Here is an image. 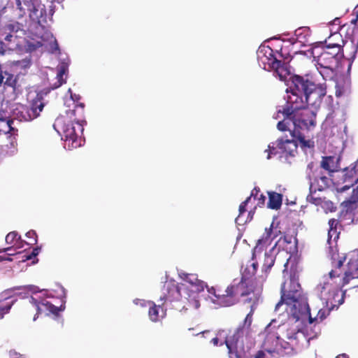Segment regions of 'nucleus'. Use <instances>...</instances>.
Returning <instances> with one entry per match:
<instances>
[{
    "instance_id": "nucleus-1",
    "label": "nucleus",
    "mask_w": 358,
    "mask_h": 358,
    "mask_svg": "<svg viewBox=\"0 0 358 358\" xmlns=\"http://www.w3.org/2000/svg\"><path fill=\"white\" fill-rule=\"evenodd\" d=\"M313 91H286L287 94L285 99L289 105L283 108V120L278 122L277 128L280 131H289L292 139L279 138L276 142L271 143L268 149L267 159H270L272 155H279L282 162L292 164L297 153L298 143L301 148H313L314 142L305 140L304 131H308L311 127L315 125V113L305 108L303 95L308 96Z\"/></svg>"
},
{
    "instance_id": "nucleus-2",
    "label": "nucleus",
    "mask_w": 358,
    "mask_h": 358,
    "mask_svg": "<svg viewBox=\"0 0 358 358\" xmlns=\"http://www.w3.org/2000/svg\"><path fill=\"white\" fill-rule=\"evenodd\" d=\"M283 306L288 316L289 323L301 322L302 324H312L314 321L320 322L327 317L332 309L331 306L320 309L315 317H312L306 296L303 294L299 282V275L295 273L290 275L289 282H285L281 287V299L276 304L275 311L278 312Z\"/></svg>"
},
{
    "instance_id": "nucleus-3",
    "label": "nucleus",
    "mask_w": 358,
    "mask_h": 358,
    "mask_svg": "<svg viewBox=\"0 0 358 358\" xmlns=\"http://www.w3.org/2000/svg\"><path fill=\"white\" fill-rule=\"evenodd\" d=\"M81 99L80 94L73 91H66L63 101L64 105L69 109L66 112V115L58 117L53 124L54 129L64 140V148L68 150L80 147L83 142L81 134L87 122L76 117V111L80 117L84 114L85 104Z\"/></svg>"
},
{
    "instance_id": "nucleus-4",
    "label": "nucleus",
    "mask_w": 358,
    "mask_h": 358,
    "mask_svg": "<svg viewBox=\"0 0 358 358\" xmlns=\"http://www.w3.org/2000/svg\"><path fill=\"white\" fill-rule=\"evenodd\" d=\"M179 275L183 282L179 284L173 280H166L162 288L159 301L164 305L167 301H179L183 298L193 308H199V294L207 287L206 283L199 280L196 274L180 273Z\"/></svg>"
},
{
    "instance_id": "nucleus-5",
    "label": "nucleus",
    "mask_w": 358,
    "mask_h": 358,
    "mask_svg": "<svg viewBox=\"0 0 358 358\" xmlns=\"http://www.w3.org/2000/svg\"><path fill=\"white\" fill-rule=\"evenodd\" d=\"M343 261L337 262L336 267L332 269L328 275H324L315 288V292L322 304L325 307L331 306L330 309L338 308L344 302L345 292H341L343 287L341 282V266Z\"/></svg>"
},
{
    "instance_id": "nucleus-6",
    "label": "nucleus",
    "mask_w": 358,
    "mask_h": 358,
    "mask_svg": "<svg viewBox=\"0 0 358 358\" xmlns=\"http://www.w3.org/2000/svg\"><path fill=\"white\" fill-rule=\"evenodd\" d=\"M316 50L313 48L312 54L316 62L317 71L323 72L324 78H327V83L332 85L336 90H341L334 79L336 69L338 66L340 59L343 57L341 55V47L339 45L322 47V52L317 55L315 53Z\"/></svg>"
},
{
    "instance_id": "nucleus-7",
    "label": "nucleus",
    "mask_w": 358,
    "mask_h": 358,
    "mask_svg": "<svg viewBox=\"0 0 358 358\" xmlns=\"http://www.w3.org/2000/svg\"><path fill=\"white\" fill-rule=\"evenodd\" d=\"M50 91H29V105L15 104L12 108V115L19 121L29 122L39 116L45 102L44 97Z\"/></svg>"
},
{
    "instance_id": "nucleus-8",
    "label": "nucleus",
    "mask_w": 358,
    "mask_h": 358,
    "mask_svg": "<svg viewBox=\"0 0 358 358\" xmlns=\"http://www.w3.org/2000/svg\"><path fill=\"white\" fill-rule=\"evenodd\" d=\"M289 90H327L332 85L327 83L322 71H310L304 75L292 74L287 84Z\"/></svg>"
},
{
    "instance_id": "nucleus-9",
    "label": "nucleus",
    "mask_w": 358,
    "mask_h": 358,
    "mask_svg": "<svg viewBox=\"0 0 358 358\" xmlns=\"http://www.w3.org/2000/svg\"><path fill=\"white\" fill-rule=\"evenodd\" d=\"M15 289H22L24 291L19 294V295H21L22 298L27 297V294L28 292H31L34 294L38 292H43V296H31L29 300V303L34 306L36 308L37 310L36 315L34 317V321L36 320L37 315L41 314L43 312H48L49 313H52L55 315H58L59 311H63L65 309L64 304H62L59 307H57L52 304L49 301H46L45 298L52 297L51 295H49L48 294V290L46 289L39 291L37 287L34 285H28L24 287H14L13 289H8L6 291L5 293L6 294H9L11 292Z\"/></svg>"
},
{
    "instance_id": "nucleus-10",
    "label": "nucleus",
    "mask_w": 358,
    "mask_h": 358,
    "mask_svg": "<svg viewBox=\"0 0 358 358\" xmlns=\"http://www.w3.org/2000/svg\"><path fill=\"white\" fill-rule=\"evenodd\" d=\"M245 283L243 280H234L233 283L227 287L224 293L217 292L214 287L208 289V299L211 303L218 307H227L236 303L238 296H243L245 294L242 291Z\"/></svg>"
},
{
    "instance_id": "nucleus-11",
    "label": "nucleus",
    "mask_w": 358,
    "mask_h": 358,
    "mask_svg": "<svg viewBox=\"0 0 358 358\" xmlns=\"http://www.w3.org/2000/svg\"><path fill=\"white\" fill-rule=\"evenodd\" d=\"M284 317H288L287 314L284 315L280 313L278 319L272 320L271 322L266 327L264 332V341L263 343V348L264 350L272 355H275L277 346L280 341L279 333L276 331V327L278 328V330L280 331L285 329Z\"/></svg>"
},
{
    "instance_id": "nucleus-12",
    "label": "nucleus",
    "mask_w": 358,
    "mask_h": 358,
    "mask_svg": "<svg viewBox=\"0 0 358 358\" xmlns=\"http://www.w3.org/2000/svg\"><path fill=\"white\" fill-rule=\"evenodd\" d=\"M17 8L20 10L19 15L22 17L26 12H29V17L32 21L43 27L47 22V14L43 8H36L34 0H15Z\"/></svg>"
},
{
    "instance_id": "nucleus-13",
    "label": "nucleus",
    "mask_w": 358,
    "mask_h": 358,
    "mask_svg": "<svg viewBox=\"0 0 358 358\" xmlns=\"http://www.w3.org/2000/svg\"><path fill=\"white\" fill-rule=\"evenodd\" d=\"M348 262L344 271V276L341 278L343 285L350 282L351 280L358 279V250H355L348 255ZM358 287V283L354 285Z\"/></svg>"
},
{
    "instance_id": "nucleus-14",
    "label": "nucleus",
    "mask_w": 358,
    "mask_h": 358,
    "mask_svg": "<svg viewBox=\"0 0 358 358\" xmlns=\"http://www.w3.org/2000/svg\"><path fill=\"white\" fill-rule=\"evenodd\" d=\"M358 159L349 167L345 168L342 171L341 178L342 187L338 189L341 192H344L358 182Z\"/></svg>"
},
{
    "instance_id": "nucleus-15",
    "label": "nucleus",
    "mask_w": 358,
    "mask_h": 358,
    "mask_svg": "<svg viewBox=\"0 0 358 358\" xmlns=\"http://www.w3.org/2000/svg\"><path fill=\"white\" fill-rule=\"evenodd\" d=\"M273 50L269 49V57H268V64L270 68L274 71V73L282 81L287 82V77L291 76L289 70L287 69L285 63H282L280 60L277 59L273 55Z\"/></svg>"
},
{
    "instance_id": "nucleus-16",
    "label": "nucleus",
    "mask_w": 358,
    "mask_h": 358,
    "mask_svg": "<svg viewBox=\"0 0 358 358\" xmlns=\"http://www.w3.org/2000/svg\"><path fill=\"white\" fill-rule=\"evenodd\" d=\"M243 334V330L242 329H238L231 337L227 338L224 341V343L228 349L229 358H241V355L236 350V348L239 338Z\"/></svg>"
},
{
    "instance_id": "nucleus-17",
    "label": "nucleus",
    "mask_w": 358,
    "mask_h": 358,
    "mask_svg": "<svg viewBox=\"0 0 358 358\" xmlns=\"http://www.w3.org/2000/svg\"><path fill=\"white\" fill-rule=\"evenodd\" d=\"M277 230L275 231L272 229V225L269 229L266 228L265 232L262 238L258 240V242L252 252V260L255 258L257 252H260L264 245H270L271 242L277 236Z\"/></svg>"
},
{
    "instance_id": "nucleus-18",
    "label": "nucleus",
    "mask_w": 358,
    "mask_h": 358,
    "mask_svg": "<svg viewBox=\"0 0 358 358\" xmlns=\"http://www.w3.org/2000/svg\"><path fill=\"white\" fill-rule=\"evenodd\" d=\"M332 36L334 37V38H340L341 41L342 43V45L338 43L331 42L330 39H329L328 41H325V45H324L322 47H329V46L330 47V46H333V45H339L341 47V55L343 57H345V49L347 50V49H348L350 48L353 50V51L350 54V56L352 58L355 57V53L357 52V46H356L353 43V42L351 41L350 43H348L347 42L344 43L343 40L341 38V35L339 34H334V35H332Z\"/></svg>"
},
{
    "instance_id": "nucleus-19",
    "label": "nucleus",
    "mask_w": 358,
    "mask_h": 358,
    "mask_svg": "<svg viewBox=\"0 0 358 358\" xmlns=\"http://www.w3.org/2000/svg\"><path fill=\"white\" fill-rule=\"evenodd\" d=\"M148 305L149 306L148 315L151 321L156 322L160 318L165 317L166 308L163 307L162 303L157 306L154 302L149 301Z\"/></svg>"
},
{
    "instance_id": "nucleus-20",
    "label": "nucleus",
    "mask_w": 358,
    "mask_h": 358,
    "mask_svg": "<svg viewBox=\"0 0 358 358\" xmlns=\"http://www.w3.org/2000/svg\"><path fill=\"white\" fill-rule=\"evenodd\" d=\"M317 169L318 166L317 164H315L313 162H310L307 165L306 169V178L309 181V189L311 193H315L317 191V188L315 187V183L313 182V181L315 178L317 176V175H316Z\"/></svg>"
},
{
    "instance_id": "nucleus-21",
    "label": "nucleus",
    "mask_w": 358,
    "mask_h": 358,
    "mask_svg": "<svg viewBox=\"0 0 358 358\" xmlns=\"http://www.w3.org/2000/svg\"><path fill=\"white\" fill-rule=\"evenodd\" d=\"M339 158L334 156L323 157L320 166L329 172H335L339 168Z\"/></svg>"
},
{
    "instance_id": "nucleus-22",
    "label": "nucleus",
    "mask_w": 358,
    "mask_h": 358,
    "mask_svg": "<svg viewBox=\"0 0 358 358\" xmlns=\"http://www.w3.org/2000/svg\"><path fill=\"white\" fill-rule=\"evenodd\" d=\"M289 62H292L293 65L296 66V67L302 68L303 66H306L310 63V59L306 53L303 52H296L294 55L290 57Z\"/></svg>"
},
{
    "instance_id": "nucleus-23",
    "label": "nucleus",
    "mask_w": 358,
    "mask_h": 358,
    "mask_svg": "<svg viewBox=\"0 0 358 358\" xmlns=\"http://www.w3.org/2000/svg\"><path fill=\"white\" fill-rule=\"evenodd\" d=\"M13 121L12 120L0 121V134L7 135L9 134V138L16 136L17 134V129L13 127Z\"/></svg>"
},
{
    "instance_id": "nucleus-24",
    "label": "nucleus",
    "mask_w": 358,
    "mask_h": 358,
    "mask_svg": "<svg viewBox=\"0 0 358 358\" xmlns=\"http://www.w3.org/2000/svg\"><path fill=\"white\" fill-rule=\"evenodd\" d=\"M282 205V194L271 192H268V207L271 209H278Z\"/></svg>"
},
{
    "instance_id": "nucleus-25",
    "label": "nucleus",
    "mask_w": 358,
    "mask_h": 358,
    "mask_svg": "<svg viewBox=\"0 0 358 358\" xmlns=\"http://www.w3.org/2000/svg\"><path fill=\"white\" fill-rule=\"evenodd\" d=\"M292 344H291L289 342L280 340L277 346L275 354L280 356H284L292 354Z\"/></svg>"
},
{
    "instance_id": "nucleus-26",
    "label": "nucleus",
    "mask_w": 358,
    "mask_h": 358,
    "mask_svg": "<svg viewBox=\"0 0 358 358\" xmlns=\"http://www.w3.org/2000/svg\"><path fill=\"white\" fill-rule=\"evenodd\" d=\"M3 96L0 95V99H2ZM12 113V109L8 106V102H4L2 100L0 102V121H6L10 120V115Z\"/></svg>"
},
{
    "instance_id": "nucleus-27",
    "label": "nucleus",
    "mask_w": 358,
    "mask_h": 358,
    "mask_svg": "<svg viewBox=\"0 0 358 358\" xmlns=\"http://www.w3.org/2000/svg\"><path fill=\"white\" fill-rule=\"evenodd\" d=\"M250 202V198H247L245 201L242 202L239 206V214L238 217L236 218V223L238 225H244L245 223L248 222V219L245 217L244 213H245V206L248 203Z\"/></svg>"
},
{
    "instance_id": "nucleus-28",
    "label": "nucleus",
    "mask_w": 358,
    "mask_h": 358,
    "mask_svg": "<svg viewBox=\"0 0 358 358\" xmlns=\"http://www.w3.org/2000/svg\"><path fill=\"white\" fill-rule=\"evenodd\" d=\"M277 245V242L273 246V248L269 250L268 252L265 253V258L263 264V268L267 269H271V267L274 265L275 262V247Z\"/></svg>"
},
{
    "instance_id": "nucleus-29",
    "label": "nucleus",
    "mask_w": 358,
    "mask_h": 358,
    "mask_svg": "<svg viewBox=\"0 0 358 358\" xmlns=\"http://www.w3.org/2000/svg\"><path fill=\"white\" fill-rule=\"evenodd\" d=\"M5 75L7 76L6 81L3 83V87H11L13 90H17L20 87L18 83V76H14L13 74L5 72Z\"/></svg>"
},
{
    "instance_id": "nucleus-30",
    "label": "nucleus",
    "mask_w": 358,
    "mask_h": 358,
    "mask_svg": "<svg viewBox=\"0 0 358 358\" xmlns=\"http://www.w3.org/2000/svg\"><path fill=\"white\" fill-rule=\"evenodd\" d=\"M330 179L327 176H317L313 182L315 183V187L317 188L318 191H322L324 189L327 188L330 185Z\"/></svg>"
},
{
    "instance_id": "nucleus-31",
    "label": "nucleus",
    "mask_w": 358,
    "mask_h": 358,
    "mask_svg": "<svg viewBox=\"0 0 358 358\" xmlns=\"http://www.w3.org/2000/svg\"><path fill=\"white\" fill-rule=\"evenodd\" d=\"M15 240H16L17 241L16 245L17 248H22V245L24 243H26L25 242L21 240L20 236H19L17 233L15 231L10 232L6 236V242L8 244H11Z\"/></svg>"
},
{
    "instance_id": "nucleus-32",
    "label": "nucleus",
    "mask_w": 358,
    "mask_h": 358,
    "mask_svg": "<svg viewBox=\"0 0 358 358\" xmlns=\"http://www.w3.org/2000/svg\"><path fill=\"white\" fill-rule=\"evenodd\" d=\"M301 336L304 337L303 332L300 329L296 330L295 329H287L285 335V337L291 341L299 340Z\"/></svg>"
},
{
    "instance_id": "nucleus-33",
    "label": "nucleus",
    "mask_w": 358,
    "mask_h": 358,
    "mask_svg": "<svg viewBox=\"0 0 358 358\" xmlns=\"http://www.w3.org/2000/svg\"><path fill=\"white\" fill-rule=\"evenodd\" d=\"M67 71H68V67L66 64H62V65L59 66V70H58V73H57L59 84L55 85V87L54 88H52V90H54L55 88H57V87H60L62 85V83L65 82V80H63V76L66 73Z\"/></svg>"
},
{
    "instance_id": "nucleus-34",
    "label": "nucleus",
    "mask_w": 358,
    "mask_h": 358,
    "mask_svg": "<svg viewBox=\"0 0 358 358\" xmlns=\"http://www.w3.org/2000/svg\"><path fill=\"white\" fill-rule=\"evenodd\" d=\"M18 29L19 24L14 22L6 24L1 30L4 31V34H6V31L10 33L17 32Z\"/></svg>"
},
{
    "instance_id": "nucleus-35",
    "label": "nucleus",
    "mask_w": 358,
    "mask_h": 358,
    "mask_svg": "<svg viewBox=\"0 0 358 358\" xmlns=\"http://www.w3.org/2000/svg\"><path fill=\"white\" fill-rule=\"evenodd\" d=\"M329 224L330 229L329 231L328 235H329V238H331L332 236L331 233L336 232V225L338 224V221L335 219H331L329 221Z\"/></svg>"
},
{
    "instance_id": "nucleus-36",
    "label": "nucleus",
    "mask_w": 358,
    "mask_h": 358,
    "mask_svg": "<svg viewBox=\"0 0 358 358\" xmlns=\"http://www.w3.org/2000/svg\"><path fill=\"white\" fill-rule=\"evenodd\" d=\"M15 301H13L10 303H9L6 306L0 307V319H2L4 316V315L8 313L12 306L14 304Z\"/></svg>"
},
{
    "instance_id": "nucleus-37",
    "label": "nucleus",
    "mask_w": 358,
    "mask_h": 358,
    "mask_svg": "<svg viewBox=\"0 0 358 358\" xmlns=\"http://www.w3.org/2000/svg\"><path fill=\"white\" fill-rule=\"evenodd\" d=\"M26 236L29 238H31L32 241L30 243H28V245H34L37 243V235L35 231L30 230L26 234Z\"/></svg>"
},
{
    "instance_id": "nucleus-38",
    "label": "nucleus",
    "mask_w": 358,
    "mask_h": 358,
    "mask_svg": "<svg viewBox=\"0 0 358 358\" xmlns=\"http://www.w3.org/2000/svg\"><path fill=\"white\" fill-rule=\"evenodd\" d=\"M256 199L257 200V206H261L264 204L265 201H266V196L262 194H259V195L257 196Z\"/></svg>"
},
{
    "instance_id": "nucleus-39",
    "label": "nucleus",
    "mask_w": 358,
    "mask_h": 358,
    "mask_svg": "<svg viewBox=\"0 0 358 358\" xmlns=\"http://www.w3.org/2000/svg\"><path fill=\"white\" fill-rule=\"evenodd\" d=\"M0 35L1 36H4V40L6 41H8V42H10L12 40V38H13V35H12V33H10V32H8L6 31V34H4V31L1 30L0 31Z\"/></svg>"
},
{
    "instance_id": "nucleus-40",
    "label": "nucleus",
    "mask_w": 358,
    "mask_h": 358,
    "mask_svg": "<svg viewBox=\"0 0 358 358\" xmlns=\"http://www.w3.org/2000/svg\"><path fill=\"white\" fill-rule=\"evenodd\" d=\"M259 192H260L259 188L255 187L252 190L250 196L248 197V198H250V201L252 200V198H253L254 200H256V198L259 195Z\"/></svg>"
},
{
    "instance_id": "nucleus-41",
    "label": "nucleus",
    "mask_w": 358,
    "mask_h": 358,
    "mask_svg": "<svg viewBox=\"0 0 358 358\" xmlns=\"http://www.w3.org/2000/svg\"><path fill=\"white\" fill-rule=\"evenodd\" d=\"M39 250H40V248H34L32 252L31 253V255H29V256L27 257V259H31L33 257H36L38 255V253H39Z\"/></svg>"
},
{
    "instance_id": "nucleus-42",
    "label": "nucleus",
    "mask_w": 358,
    "mask_h": 358,
    "mask_svg": "<svg viewBox=\"0 0 358 358\" xmlns=\"http://www.w3.org/2000/svg\"><path fill=\"white\" fill-rule=\"evenodd\" d=\"M134 303L136 305H140L141 306H143V307L148 306V301H145V300H143V299H134Z\"/></svg>"
},
{
    "instance_id": "nucleus-43",
    "label": "nucleus",
    "mask_w": 358,
    "mask_h": 358,
    "mask_svg": "<svg viewBox=\"0 0 358 358\" xmlns=\"http://www.w3.org/2000/svg\"><path fill=\"white\" fill-rule=\"evenodd\" d=\"M252 309H251V311L250 313H248L245 319V323L248 324L250 326L252 322Z\"/></svg>"
},
{
    "instance_id": "nucleus-44",
    "label": "nucleus",
    "mask_w": 358,
    "mask_h": 358,
    "mask_svg": "<svg viewBox=\"0 0 358 358\" xmlns=\"http://www.w3.org/2000/svg\"><path fill=\"white\" fill-rule=\"evenodd\" d=\"M313 193H311L310 192V194H308L307 196V201H309V202H311L313 203H316V201H317V199L314 198L313 196Z\"/></svg>"
},
{
    "instance_id": "nucleus-45",
    "label": "nucleus",
    "mask_w": 358,
    "mask_h": 358,
    "mask_svg": "<svg viewBox=\"0 0 358 358\" xmlns=\"http://www.w3.org/2000/svg\"><path fill=\"white\" fill-rule=\"evenodd\" d=\"M280 54L281 57H282L285 59H287L290 57L289 54L283 52V48H281Z\"/></svg>"
},
{
    "instance_id": "nucleus-46",
    "label": "nucleus",
    "mask_w": 358,
    "mask_h": 358,
    "mask_svg": "<svg viewBox=\"0 0 358 358\" xmlns=\"http://www.w3.org/2000/svg\"><path fill=\"white\" fill-rule=\"evenodd\" d=\"M265 354L262 351H259L257 352V354L255 355V358H265Z\"/></svg>"
},
{
    "instance_id": "nucleus-47",
    "label": "nucleus",
    "mask_w": 358,
    "mask_h": 358,
    "mask_svg": "<svg viewBox=\"0 0 358 358\" xmlns=\"http://www.w3.org/2000/svg\"><path fill=\"white\" fill-rule=\"evenodd\" d=\"M282 111H283V108L282 109H280V108L278 109L277 113L273 115V118H275V119L279 118L280 117H279V114H280V113L283 115Z\"/></svg>"
},
{
    "instance_id": "nucleus-48",
    "label": "nucleus",
    "mask_w": 358,
    "mask_h": 358,
    "mask_svg": "<svg viewBox=\"0 0 358 358\" xmlns=\"http://www.w3.org/2000/svg\"><path fill=\"white\" fill-rule=\"evenodd\" d=\"M253 215H254V211H252V210H250L248 213V214L247 215V218L248 219V222L250 221L252 219Z\"/></svg>"
},
{
    "instance_id": "nucleus-49",
    "label": "nucleus",
    "mask_w": 358,
    "mask_h": 358,
    "mask_svg": "<svg viewBox=\"0 0 358 358\" xmlns=\"http://www.w3.org/2000/svg\"><path fill=\"white\" fill-rule=\"evenodd\" d=\"M211 343L214 345H217L218 343H219V339L217 338H213L212 340H211Z\"/></svg>"
},
{
    "instance_id": "nucleus-50",
    "label": "nucleus",
    "mask_w": 358,
    "mask_h": 358,
    "mask_svg": "<svg viewBox=\"0 0 358 358\" xmlns=\"http://www.w3.org/2000/svg\"><path fill=\"white\" fill-rule=\"evenodd\" d=\"M251 266L253 268V273H255L257 271V268L258 264H257V262H252Z\"/></svg>"
},
{
    "instance_id": "nucleus-51",
    "label": "nucleus",
    "mask_w": 358,
    "mask_h": 358,
    "mask_svg": "<svg viewBox=\"0 0 358 358\" xmlns=\"http://www.w3.org/2000/svg\"><path fill=\"white\" fill-rule=\"evenodd\" d=\"M303 28H299L295 31V34L296 36H299L301 34Z\"/></svg>"
},
{
    "instance_id": "nucleus-52",
    "label": "nucleus",
    "mask_w": 358,
    "mask_h": 358,
    "mask_svg": "<svg viewBox=\"0 0 358 358\" xmlns=\"http://www.w3.org/2000/svg\"><path fill=\"white\" fill-rule=\"evenodd\" d=\"M342 94H343V91H336V96L337 97L341 96L342 95Z\"/></svg>"
},
{
    "instance_id": "nucleus-53",
    "label": "nucleus",
    "mask_w": 358,
    "mask_h": 358,
    "mask_svg": "<svg viewBox=\"0 0 358 358\" xmlns=\"http://www.w3.org/2000/svg\"><path fill=\"white\" fill-rule=\"evenodd\" d=\"M3 81V76L0 73V87L2 85Z\"/></svg>"
},
{
    "instance_id": "nucleus-54",
    "label": "nucleus",
    "mask_w": 358,
    "mask_h": 358,
    "mask_svg": "<svg viewBox=\"0 0 358 358\" xmlns=\"http://www.w3.org/2000/svg\"><path fill=\"white\" fill-rule=\"evenodd\" d=\"M12 250H13V248H7L3 249L2 251L8 252V251H12Z\"/></svg>"
},
{
    "instance_id": "nucleus-55",
    "label": "nucleus",
    "mask_w": 358,
    "mask_h": 358,
    "mask_svg": "<svg viewBox=\"0 0 358 358\" xmlns=\"http://www.w3.org/2000/svg\"><path fill=\"white\" fill-rule=\"evenodd\" d=\"M55 49L56 50H59V49L58 43H57V41H55Z\"/></svg>"
},
{
    "instance_id": "nucleus-56",
    "label": "nucleus",
    "mask_w": 358,
    "mask_h": 358,
    "mask_svg": "<svg viewBox=\"0 0 358 358\" xmlns=\"http://www.w3.org/2000/svg\"><path fill=\"white\" fill-rule=\"evenodd\" d=\"M336 358H346V355L345 354L340 355L337 356Z\"/></svg>"
},
{
    "instance_id": "nucleus-57",
    "label": "nucleus",
    "mask_w": 358,
    "mask_h": 358,
    "mask_svg": "<svg viewBox=\"0 0 358 358\" xmlns=\"http://www.w3.org/2000/svg\"><path fill=\"white\" fill-rule=\"evenodd\" d=\"M20 61L13 62V64H14V65H15V66L19 65V64H20Z\"/></svg>"
},
{
    "instance_id": "nucleus-58",
    "label": "nucleus",
    "mask_w": 358,
    "mask_h": 358,
    "mask_svg": "<svg viewBox=\"0 0 358 358\" xmlns=\"http://www.w3.org/2000/svg\"><path fill=\"white\" fill-rule=\"evenodd\" d=\"M4 259H5V258H3V257H0V261L4 260ZM7 259V260H8V261H11V260H12V259H10V258H8V259Z\"/></svg>"
},
{
    "instance_id": "nucleus-59",
    "label": "nucleus",
    "mask_w": 358,
    "mask_h": 358,
    "mask_svg": "<svg viewBox=\"0 0 358 358\" xmlns=\"http://www.w3.org/2000/svg\"><path fill=\"white\" fill-rule=\"evenodd\" d=\"M62 290L64 296L65 297L66 296V292H65V289H64V287H62Z\"/></svg>"
},
{
    "instance_id": "nucleus-60",
    "label": "nucleus",
    "mask_w": 358,
    "mask_h": 358,
    "mask_svg": "<svg viewBox=\"0 0 358 358\" xmlns=\"http://www.w3.org/2000/svg\"><path fill=\"white\" fill-rule=\"evenodd\" d=\"M288 264V261L285 263V266L286 267Z\"/></svg>"
},
{
    "instance_id": "nucleus-61",
    "label": "nucleus",
    "mask_w": 358,
    "mask_h": 358,
    "mask_svg": "<svg viewBox=\"0 0 358 358\" xmlns=\"http://www.w3.org/2000/svg\"><path fill=\"white\" fill-rule=\"evenodd\" d=\"M8 255H13V253H8Z\"/></svg>"
},
{
    "instance_id": "nucleus-62",
    "label": "nucleus",
    "mask_w": 358,
    "mask_h": 358,
    "mask_svg": "<svg viewBox=\"0 0 358 358\" xmlns=\"http://www.w3.org/2000/svg\"><path fill=\"white\" fill-rule=\"evenodd\" d=\"M284 241H285L288 242V241H287L286 238H284Z\"/></svg>"
},
{
    "instance_id": "nucleus-63",
    "label": "nucleus",
    "mask_w": 358,
    "mask_h": 358,
    "mask_svg": "<svg viewBox=\"0 0 358 358\" xmlns=\"http://www.w3.org/2000/svg\"><path fill=\"white\" fill-rule=\"evenodd\" d=\"M357 190L358 191V185H357Z\"/></svg>"
},
{
    "instance_id": "nucleus-64",
    "label": "nucleus",
    "mask_w": 358,
    "mask_h": 358,
    "mask_svg": "<svg viewBox=\"0 0 358 358\" xmlns=\"http://www.w3.org/2000/svg\"><path fill=\"white\" fill-rule=\"evenodd\" d=\"M316 358H317V357H316Z\"/></svg>"
}]
</instances>
